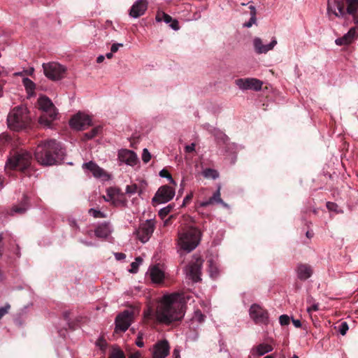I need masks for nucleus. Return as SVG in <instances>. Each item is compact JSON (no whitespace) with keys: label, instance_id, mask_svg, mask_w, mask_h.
<instances>
[{"label":"nucleus","instance_id":"c85d7f7f","mask_svg":"<svg viewBox=\"0 0 358 358\" xmlns=\"http://www.w3.org/2000/svg\"><path fill=\"white\" fill-rule=\"evenodd\" d=\"M28 208V198L27 196L23 197V201L20 204V206H15L13 207L10 211V215H14L15 213L23 214L25 213L27 209Z\"/></svg>","mask_w":358,"mask_h":358},{"label":"nucleus","instance_id":"f3484780","mask_svg":"<svg viewBox=\"0 0 358 358\" xmlns=\"http://www.w3.org/2000/svg\"><path fill=\"white\" fill-rule=\"evenodd\" d=\"M170 350L167 341L164 340L154 345L152 350V358H166Z\"/></svg>","mask_w":358,"mask_h":358},{"label":"nucleus","instance_id":"f8f14e48","mask_svg":"<svg viewBox=\"0 0 358 358\" xmlns=\"http://www.w3.org/2000/svg\"><path fill=\"white\" fill-rule=\"evenodd\" d=\"M69 124L74 129L85 130L92 125V119L90 115L79 112L71 117Z\"/></svg>","mask_w":358,"mask_h":358},{"label":"nucleus","instance_id":"393cba45","mask_svg":"<svg viewBox=\"0 0 358 358\" xmlns=\"http://www.w3.org/2000/svg\"><path fill=\"white\" fill-rule=\"evenodd\" d=\"M205 320V315L200 310H196L194 312L193 316L189 321V327L195 329L199 324L203 323Z\"/></svg>","mask_w":358,"mask_h":358},{"label":"nucleus","instance_id":"f257e3e1","mask_svg":"<svg viewBox=\"0 0 358 358\" xmlns=\"http://www.w3.org/2000/svg\"><path fill=\"white\" fill-rule=\"evenodd\" d=\"M185 300L183 294L178 292L164 295L159 300L155 312L156 320L164 324L181 320L185 313Z\"/></svg>","mask_w":358,"mask_h":358},{"label":"nucleus","instance_id":"8fccbe9b","mask_svg":"<svg viewBox=\"0 0 358 358\" xmlns=\"http://www.w3.org/2000/svg\"><path fill=\"white\" fill-rule=\"evenodd\" d=\"M123 47V43H113L110 48V51L113 53L117 52V50H119L120 48H122Z\"/></svg>","mask_w":358,"mask_h":358},{"label":"nucleus","instance_id":"a878e982","mask_svg":"<svg viewBox=\"0 0 358 358\" xmlns=\"http://www.w3.org/2000/svg\"><path fill=\"white\" fill-rule=\"evenodd\" d=\"M273 350L271 345L267 343H261L252 349L251 353L253 355L262 356Z\"/></svg>","mask_w":358,"mask_h":358},{"label":"nucleus","instance_id":"603ef678","mask_svg":"<svg viewBox=\"0 0 358 358\" xmlns=\"http://www.w3.org/2000/svg\"><path fill=\"white\" fill-rule=\"evenodd\" d=\"M319 309V304L317 303H313L307 308V311L311 313L312 311H317Z\"/></svg>","mask_w":358,"mask_h":358},{"label":"nucleus","instance_id":"6ab92c4d","mask_svg":"<svg viewBox=\"0 0 358 358\" xmlns=\"http://www.w3.org/2000/svg\"><path fill=\"white\" fill-rule=\"evenodd\" d=\"M148 8L147 0H137L136 1L129 10V15L133 18H138L143 15Z\"/></svg>","mask_w":358,"mask_h":358},{"label":"nucleus","instance_id":"9b49d317","mask_svg":"<svg viewBox=\"0 0 358 358\" xmlns=\"http://www.w3.org/2000/svg\"><path fill=\"white\" fill-rule=\"evenodd\" d=\"M175 193V189L173 187L163 185L158 189L152 199V202L157 204L169 202L174 197Z\"/></svg>","mask_w":358,"mask_h":358},{"label":"nucleus","instance_id":"b1692460","mask_svg":"<svg viewBox=\"0 0 358 358\" xmlns=\"http://www.w3.org/2000/svg\"><path fill=\"white\" fill-rule=\"evenodd\" d=\"M112 232V227L108 223H103L99 225L95 231V235L98 238H106Z\"/></svg>","mask_w":358,"mask_h":358},{"label":"nucleus","instance_id":"2f4dec72","mask_svg":"<svg viewBox=\"0 0 358 358\" xmlns=\"http://www.w3.org/2000/svg\"><path fill=\"white\" fill-rule=\"evenodd\" d=\"M101 131L100 126L93 128L90 131L85 133L83 137V141L90 140L96 136Z\"/></svg>","mask_w":358,"mask_h":358},{"label":"nucleus","instance_id":"7ed1b4c3","mask_svg":"<svg viewBox=\"0 0 358 358\" xmlns=\"http://www.w3.org/2000/svg\"><path fill=\"white\" fill-rule=\"evenodd\" d=\"M201 238V232L198 228L183 227L178 233V245L180 250L190 252L199 245Z\"/></svg>","mask_w":358,"mask_h":358},{"label":"nucleus","instance_id":"473e14b6","mask_svg":"<svg viewBox=\"0 0 358 358\" xmlns=\"http://www.w3.org/2000/svg\"><path fill=\"white\" fill-rule=\"evenodd\" d=\"M202 174L206 178L216 179L219 177L218 172L213 169H206L203 170Z\"/></svg>","mask_w":358,"mask_h":358},{"label":"nucleus","instance_id":"bb28decb","mask_svg":"<svg viewBox=\"0 0 358 358\" xmlns=\"http://www.w3.org/2000/svg\"><path fill=\"white\" fill-rule=\"evenodd\" d=\"M347 12L353 15L355 22L358 24V0H347Z\"/></svg>","mask_w":358,"mask_h":358},{"label":"nucleus","instance_id":"5701e85b","mask_svg":"<svg viewBox=\"0 0 358 358\" xmlns=\"http://www.w3.org/2000/svg\"><path fill=\"white\" fill-rule=\"evenodd\" d=\"M149 275L152 282L154 283H160L164 278V271L157 266H153L150 268Z\"/></svg>","mask_w":358,"mask_h":358},{"label":"nucleus","instance_id":"c756f323","mask_svg":"<svg viewBox=\"0 0 358 358\" xmlns=\"http://www.w3.org/2000/svg\"><path fill=\"white\" fill-rule=\"evenodd\" d=\"M22 83L27 92L28 96H34L35 94L34 92L36 89L35 83L28 78H23Z\"/></svg>","mask_w":358,"mask_h":358},{"label":"nucleus","instance_id":"ddd939ff","mask_svg":"<svg viewBox=\"0 0 358 358\" xmlns=\"http://www.w3.org/2000/svg\"><path fill=\"white\" fill-rule=\"evenodd\" d=\"M203 264V260L199 257H194V261L189 264L185 268L187 276L193 282L201 280V270Z\"/></svg>","mask_w":358,"mask_h":358},{"label":"nucleus","instance_id":"bf43d9fd","mask_svg":"<svg viewBox=\"0 0 358 358\" xmlns=\"http://www.w3.org/2000/svg\"><path fill=\"white\" fill-rule=\"evenodd\" d=\"M141 354L139 351H136L134 353H131L130 355H129V358H141Z\"/></svg>","mask_w":358,"mask_h":358},{"label":"nucleus","instance_id":"338daca9","mask_svg":"<svg viewBox=\"0 0 358 358\" xmlns=\"http://www.w3.org/2000/svg\"><path fill=\"white\" fill-rule=\"evenodd\" d=\"M113 52H112L110 51V52H108L106 55V57L108 58V59H111L113 57Z\"/></svg>","mask_w":358,"mask_h":358},{"label":"nucleus","instance_id":"2eb2a0df","mask_svg":"<svg viewBox=\"0 0 358 358\" xmlns=\"http://www.w3.org/2000/svg\"><path fill=\"white\" fill-rule=\"evenodd\" d=\"M117 159L121 164H125L130 166H134L138 162L137 155L128 149L120 150L117 153Z\"/></svg>","mask_w":358,"mask_h":358},{"label":"nucleus","instance_id":"6e6552de","mask_svg":"<svg viewBox=\"0 0 358 358\" xmlns=\"http://www.w3.org/2000/svg\"><path fill=\"white\" fill-rule=\"evenodd\" d=\"M251 320L257 325H267L269 323L268 313L259 304H252L249 309Z\"/></svg>","mask_w":358,"mask_h":358},{"label":"nucleus","instance_id":"4c0bfd02","mask_svg":"<svg viewBox=\"0 0 358 358\" xmlns=\"http://www.w3.org/2000/svg\"><path fill=\"white\" fill-rule=\"evenodd\" d=\"M138 187L136 184H132L130 185H127L126 187V189H125L126 194H127L130 196L136 194V192H138Z\"/></svg>","mask_w":358,"mask_h":358},{"label":"nucleus","instance_id":"39448f33","mask_svg":"<svg viewBox=\"0 0 358 358\" xmlns=\"http://www.w3.org/2000/svg\"><path fill=\"white\" fill-rule=\"evenodd\" d=\"M32 155L29 152L25 150L14 151L8 158L6 168L24 171L30 167Z\"/></svg>","mask_w":358,"mask_h":358},{"label":"nucleus","instance_id":"680f3d73","mask_svg":"<svg viewBox=\"0 0 358 358\" xmlns=\"http://www.w3.org/2000/svg\"><path fill=\"white\" fill-rule=\"evenodd\" d=\"M293 324L294 327L299 328L301 326V321L299 320H292Z\"/></svg>","mask_w":358,"mask_h":358},{"label":"nucleus","instance_id":"a211bd4d","mask_svg":"<svg viewBox=\"0 0 358 358\" xmlns=\"http://www.w3.org/2000/svg\"><path fill=\"white\" fill-rule=\"evenodd\" d=\"M276 44L277 40L275 38H273L270 43L267 45H264L260 38L256 37L253 39V45L257 54H266L269 50H273Z\"/></svg>","mask_w":358,"mask_h":358},{"label":"nucleus","instance_id":"69168bd1","mask_svg":"<svg viewBox=\"0 0 358 358\" xmlns=\"http://www.w3.org/2000/svg\"><path fill=\"white\" fill-rule=\"evenodd\" d=\"M2 241V234H0V257L2 256V252H3V245L1 244Z\"/></svg>","mask_w":358,"mask_h":358},{"label":"nucleus","instance_id":"37998d69","mask_svg":"<svg viewBox=\"0 0 358 358\" xmlns=\"http://www.w3.org/2000/svg\"><path fill=\"white\" fill-rule=\"evenodd\" d=\"M151 159V155L147 148L143 150L142 160L144 163H148Z\"/></svg>","mask_w":358,"mask_h":358},{"label":"nucleus","instance_id":"0eeeda50","mask_svg":"<svg viewBox=\"0 0 358 358\" xmlns=\"http://www.w3.org/2000/svg\"><path fill=\"white\" fill-rule=\"evenodd\" d=\"M42 66L45 76L51 80L57 81L65 77L66 68L58 62L43 63Z\"/></svg>","mask_w":358,"mask_h":358},{"label":"nucleus","instance_id":"a18cd8bd","mask_svg":"<svg viewBox=\"0 0 358 358\" xmlns=\"http://www.w3.org/2000/svg\"><path fill=\"white\" fill-rule=\"evenodd\" d=\"M281 325H287L289 323V317L287 315H282L279 318Z\"/></svg>","mask_w":358,"mask_h":358},{"label":"nucleus","instance_id":"7c9ffc66","mask_svg":"<svg viewBox=\"0 0 358 358\" xmlns=\"http://www.w3.org/2000/svg\"><path fill=\"white\" fill-rule=\"evenodd\" d=\"M249 9H250V20L248 22H245L243 26L245 27H248V28H250L251 27L253 24H256V22H257V17H256V15H257V10H256V8L252 6V5H250L249 6Z\"/></svg>","mask_w":358,"mask_h":358},{"label":"nucleus","instance_id":"4468645a","mask_svg":"<svg viewBox=\"0 0 358 358\" xmlns=\"http://www.w3.org/2000/svg\"><path fill=\"white\" fill-rule=\"evenodd\" d=\"M236 85L242 90H252L259 91L262 89V82L257 78H239L236 80Z\"/></svg>","mask_w":358,"mask_h":358},{"label":"nucleus","instance_id":"c9c22d12","mask_svg":"<svg viewBox=\"0 0 358 358\" xmlns=\"http://www.w3.org/2000/svg\"><path fill=\"white\" fill-rule=\"evenodd\" d=\"M143 262V259L141 257H138L135 259V261L131 264V268L129 270L130 273H135L138 271V268L140 264Z\"/></svg>","mask_w":358,"mask_h":358},{"label":"nucleus","instance_id":"ea45409f","mask_svg":"<svg viewBox=\"0 0 358 358\" xmlns=\"http://www.w3.org/2000/svg\"><path fill=\"white\" fill-rule=\"evenodd\" d=\"M108 358H125V356L122 350L116 348L113 349Z\"/></svg>","mask_w":358,"mask_h":358},{"label":"nucleus","instance_id":"052dcab7","mask_svg":"<svg viewBox=\"0 0 358 358\" xmlns=\"http://www.w3.org/2000/svg\"><path fill=\"white\" fill-rule=\"evenodd\" d=\"M173 358H180V350L178 349H174L173 352Z\"/></svg>","mask_w":358,"mask_h":358},{"label":"nucleus","instance_id":"774afa93","mask_svg":"<svg viewBox=\"0 0 358 358\" xmlns=\"http://www.w3.org/2000/svg\"><path fill=\"white\" fill-rule=\"evenodd\" d=\"M151 312H152L151 310L149 309L147 313H145V316L150 315L151 314Z\"/></svg>","mask_w":358,"mask_h":358},{"label":"nucleus","instance_id":"20e7f679","mask_svg":"<svg viewBox=\"0 0 358 358\" xmlns=\"http://www.w3.org/2000/svg\"><path fill=\"white\" fill-rule=\"evenodd\" d=\"M31 122V117L27 107L16 106L13 108L7 117L8 127L13 131H20L27 128Z\"/></svg>","mask_w":358,"mask_h":358},{"label":"nucleus","instance_id":"9d476101","mask_svg":"<svg viewBox=\"0 0 358 358\" xmlns=\"http://www.w3.org/2000/svg\"><path fill=\"white\" fill-rule=\"evenodd\" d=\"M134 319V311L125 310L120 313L115 319V331H126Z\"/></svg>","mask_w":358,"mask_h":358},{"label":"nucleus","instance_id":"4d7b16f0","mask_svg":"<svg viewBox=\"0 0 358 358\" xmlns=\"http://www.w3.org/2000/svg\"><path fill=\"white\" fill-rule=\"evenodd\" d=\"M213 201L211 200V199L210 198L207 201H202L201 203H200V206H202V207H206V206H208L210 204H213Z\"/></svg>","mask_w":358,"mask_h":358},{"label":"nucleus","instance_id":"864d4df0","mask_svg":"<svg viewBox=\"0 0 358 358\" xmlns=\"http://www.w3.org/2000/svg\"><path fill=\"white\" fill-rule=\"evenodd\" d=\"M10 305H6L4 307L0 308V319L8 313Z\"/></svg>","mask_w":358,"mask_h":358},{"label":"nucleus","instance_id":"49530a36","mask_svg":"<svg viewBox=\"0 0 358 358\" xmlns=\"http://www.w3.org/2000/svg\"><path fill=\"white\" fill-rule=\"evenodd\" d=\"M135 343L139 348H142L144 346V343L143 341V334L141 332H139L138 334V336H137Z\"/></svg>","mask_w":358,"mask_h":358},{"label":"nucleus","instance_id":"13d9d810","mask_svg":"<svg viewBox=\"0 0 358 358\" xmlns=\"http://www.w3.org/2000/svg\"><path fill=\"white\" fill-rule=\"evenodd\" d=\"M115 258L117 260H122L124 259L126 257V255L124 253L122 252H117L115 254Z\"/></svg>","mask_w":358,"mask_h":358},{"label":"nucleus","instance_id":"a19ab883","mask_svg":"<svg viewBox=\"0 0 358 358\" xmlns=\"http://www.w3.org/2000/svg\"><path fill=\"white\" fill-rule=\"evenodd\" d=\"M213 202H217L218 203H222V199L220 197V187H219L217 190L210 197Z\"/></svg>","mask_w":358,"mask_h":358},{"label":"nucleus","instance_id":"58836bf2","mask_svg":"<svg viewBox=\"0 0 358 358\" xmlns=\"http://www.w3.org/2000/svg\"><path fill=\"white\" fill-rule=\"evenodd\" d=\"M159 176L162 178H167L170 181L171 183H172L174 185H176V181L173 179L172 176H171V174L169 173V171L167 170L162 169V171H160Z\"/></svg>","mask_w":358,"mask_h":358},{"label":"nucleus","instance_id":"79ce46f5","mask_svg":"<svg viewBox=\"0 0 358 358\" xmlns=\"http://www.w3.org/2000/svg\"><path fill=\"white\" fill-rule=\"evenodd\" d=\"M89 213L95 218L105 217V215L102 212L94 208H90L89 210Z\"/></svg>","mask_w":358,"mask_h":358},{"label":"nucleus","instance_id":"cd10ccee","mask_svg":"<svg viewBox=\"0 0 358 358\" xmlns=\"http://www.w3.org/2000/svg\"><path fill=\"white\" fill-rule=\"evenodd\" d=\"M312 275L311 268L306 264L299 265L297 267V275L301 280H306Z\"/></svg>","mask_w":358,"mask_h":358},{"label":"nucleus","instance_id":"72a5a7b5","mask_svg":"<svg viewBox=\"0 0 358 358\" xmlns=\"http://www.w3.org/2000/svg\"><path fill=\"white\" fill-rule=\"evenodd\" d=\"M209 273L211 278H215L218 275V267L213 260L208 262Z\"/></svg>","mask_w":358,"mask_h":358},{"label":"nucleus","instance_id":"1a4fd4ad","mask_svg":"<svg viewBox=\"0 0 358 358\" xmlns=\"http://www.w3.org/2000/svg\"><path fill=\"white\" fill-rule=\"evenodd\" d=\"M155 229L154 220H146L142 222L136 231L137 238L143 243L148 242L152 235Z\"/></svg>","mask_w":358,"mask_h":358},{"label":"nucleus","instance_id":"f03ea898","mask_svg":"<svg viewBox=\"0 0 358 358\" xmlns=\"http://www.w3.org/2000/svg\"><path fill=\"white\" fill-rule=\"evenodd\" d=\"M63 153L61 146L55 140L41 142L36 148L35 157L38 163L45 166L55 164Z\"/></svg>","mask_w":358,"mask_h":358},{"label":"nucleus","instance_id":"c03bdc74","mask_svg":"<svg viewBox=\"0 0 358 358\" xmlns=\"http://www.w3.org/2000/svg\"><path fill=\"white\" fill-rule=\"evenodd\" d=\"M348 329H349V328H348V325L347 322H342V323L339 325V327H338V331H339V333H340L341 335L344 336V335H345V334H346V333H347V331H348Z\"/></svg>","mask_w":358,"mask_h":358},{"label":"nucleus","instance_id":"dca6fc26","mask_svg":"<svg viewBox=\"0 0 358 358\" xmlns=\"http://www.w3.org/2000/svg\"><path fill=\"white\" fill-rule=\"evenodd\" d=\"M327 13L331 17H343L345 15V7L343 0H328Z\"/></svg>","mask_w":358,"mask_h":358},{"label":"nucleus","instance_id":"412c9836","mask_svg":"<svg viewBox=\"0 0 358 358\" xmlns=\"http://www.w3.org/2000/svg\"><path fill=\"white\" fill-rule=\"evenodd\" d=\"M357 33L355 27L351 28L347 34L335 41L337 45H347L352 43L357 37Z\"/></svg>","mask_w":358,"mask_h":358},{"label":"nucleus","instance_id":"e433bc0d","mask_svg":"<svg viewBox=\"0 0 358 358\" xmlns=\"http://www.w3.org/2000/svg\"><path fill=\"white\" fill-rule=\"evenodd\" d=\"M173 204H169L167 206L162 208L159 211V213H158L159 216L162 219H164L166 217V215L173 210Z\"/></svg>","mask_w":358,"mask_h":358},{"label":"nucleus","instance_id":"423d86ee","mask_svg":"<svg viewBox=\"0 0 358 358\" xmlns=\"http://www.w3.org/2000/svg\"><path fill=\"white\" fill-rule=\"evenodd\" d=\"M37 103L38 109L43 112L39 117V123L45 127H50L57 116V110L55 106L46 96H40Z\"/></svg>","mask_w":358,"mask_h":358},{"label":"nucleus","instance_id":"0e129e2a","mask_svg":"<svg viewBox=\"0 0 358 358\" xmlns=\"http://www.w3.org/2000/svg\"><path fill=\"white\" fill-rule=\"evenodd\" d=\"M105 59V57L103 55H99L97 58H96V62L97 63H101L103 62Z\"/></svg>","mask_w":358,"mask_h":358},{"label":"nucleus","instance_id":"de8ad7c7","mask_svg":"<svg viewBox=\"0 0 358 358\" xmlns=\"http://www.w3.org/2000/svg\"><path fill=\"white\" fill-rule=\"evenodd\" d=\"M96 345L99 346L101 350H104L106 347V341L103 338H99L96 342Z\"/></svg>","mask_w":358,"mask_h":358},{"label":"nucleus","instance_id":"09e8293b","mask_svg":"<svg viewBox=\"0 0 358 358\" xmlns=\"http://www.w3.org/2000/svg\"><path fill=\"white\" fill-rule=\"evenodd\" d=\"M327 208L331 211H338V205L333 202H327Z\"/></svg>","mask_w":358,"mask_h":358},{"label":"nucleus","instance_id":"3c124183","mask_svg":"<svg viewBox=\"0 0 358 358\" xmlns=\"http://www.w3.org/2000/svg\"><path fill=\"white\" fill-rule=\"evenodd\" d=\"M196 144L194 143H191L190 145H187L185 147V150L186 152H192L195 150Z\"/></svg>","mask_w":358,"mask_h":358},{"label":"nucleus","instance_id":"f704fd0d","mask_svg":"<svg viewBox=\"0 0 358 358\" xmlns=\"http://www.w3.org/2000/svg\"><path fill=\"white\" fill-rule=\"evenodd\" d=\"M172 17L165 13H157L156 15V20L158 22L164 21L166 24L170 23L172 21Z\"/></svg>","mask_w":358,"mask_h":358},{"label":"nucleus","instance_id":"6e6d98bb","mask_svg":"<svg viewBox=\"0 0 358 358\" xmlns=\"http://www.w3.org/2000/svg\"><path fill=\"white\" fill-rule=\"evenodd\" d=\"M170 27L173 30H178L179 29V25L178 22L176 20H172V21L170 22Z\"/></svg>","mask_w":358,"mask_h":358},{"label":"nucleus","instance_id":"e2e57ef3","mask_svg":"<svg viewBox=\"0 0 358 358\" xmlns=\"http://www.w3.org/2000/svg\"><path fill=\"white\" fill-rule=\"evenodd\" d=\"M70 311L67 310L63 313V316L66 320H69V315H70Z\"/></svg>","mask_w":358,"mask_h":358},{"label":"nucleus","instance_id":"5fc2aeb1","mask_svg":"<svg viewBox=\"0 0 358 358\" xmlns=\"http://www.w3.org/2000/svg\"><path fill=\"white\" fill-rule=\"evenodd\" d=\"M192 197H193L192 193L187 194L183 199L182 206H185L187 203H188L189 202V201L192 199Z\"/></svg>","mask_w":358,"mask_h":358},{"label":"nucleus","instance_id":"aec40b11","mask_svg":"<svg viewBox=\"0 0 358 358\" xmlns=\"http://www.w3.org/2000/svg\"><path fill=\"white\" fill-rule=\"evenodd\" d=\"M124 194L121 192L119 188L109 187L106 189V195L103 196V199L106 202H110L113 205H117L122 201Z\"/></svg>","mask_w":358,"mask_h":358},{"label":"nucleus","instance_id":"4be33fe9","mask_svg":"<svg viewBox=\"0 0 358 358\" xmlns=\"http://www.w3.org/2000/svg\"><path fill=\"white\" fill-rule=\"evenodd\" d=\"M83 168L90 171L95 178H103L106 176L104 171L93 162L84 163Z\"/></svg>","mask_w":358,"mask_h":358}]
</instances>
